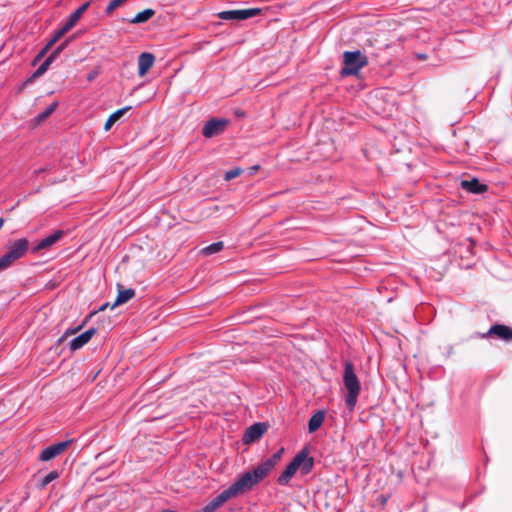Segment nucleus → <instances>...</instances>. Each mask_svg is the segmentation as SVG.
Returning a JSON list of instances; mask_svg holds the SVG:
<instances>
[{
  "label": "nucleus",
  "instance_id": "a878e982",
  "mask_svg": "<svg viewBox=\"0 0 512 512\" xmlns=\"http://www.w3.org/2000/svg\"><path fill=\"white\" fill-rule=\"evenodd\" d=\"M325 418H310L308 423V431L309 433H314L317 431L323 424Z\"/></svg>",
  "mask_w": 512,
  "mask_h": 512
},
{
  "label": "nucleus",
  "instance_id": "2f4dec72",
  "mask_svg": "<svg viewBox=\"0 0 512 512\" xmlns=\"http://www.w3.org/2000/svg\"><path fill=\"white\" fill-rule=\"evenodd\" d=\"M81 327H82V326H78V327H76V328H70V329H67V330L64 332L63 336L59 339V341H61L63 338H65V337H67V336H69V335H72V334L77 333V332L81 329Z\"/></svg>",
  "mask_w": 512,
  "mask_h": 512
},
{
  "label": "nucleus",
  "instance_id": "7ed1b4c3",
  "mask_svg": "<svg viewBox=\"0 0 512 512\" xmlns=\"http://www.w3.org/2000/svg\"><path fill=\"white\" fill-rule=\"evenodd\" d=\"M267 475L262 471L259 466H256L251 471L241 475L234 483H232L226 490L231 498L251 490L256 484L261 482Z\"/></svg>",
  "mask_w": 512,
  "mask_h": 512
},
{
  "label": "nucleus",
  "instance_id": "5701e85b",
  "mask_svg": "<svg viewBox=\"0 0 512 512\" xmlns=\"http://www.w3.org/2000/svg\"><path fill=\"white\" fill-rule=\"evenodd\" d=\"M224 248V244L222 241L212 243L202 249V254L204 255H212L217 252H220Z\"/></svg>",
  "mask_w": 512,
  "mask_h": 512
},
{
  "label": "nucleus",
  "instance_id": "9b49d317",
  "mask_svg": "<svg viewBox=\"0 0 512 512\" xmlns=\"http://www.w3.org/2000/svg\"><path fill=\"white\" fill-rule=\"evenodd\" d=\"M460 187L468 193L477 195L486 192L488 189V186L481 183L477 178L461 180Z\"/></svg>",
  "mask_w": 512,
  "mask_h": 512
},
{
  "label": "nucleus",
  "instance_id": "e433bc0d",
  "mask_svg": "<svg viewBox=\"0 0 512 512\" xmlns=\"http://www.w3.org/2000/svg\"><path fill=\"white\" fill-rule=\"evenodd\" d=\"M108 306H109V303H105V304H103V305L99 308V310H100V311H104Z\"/></svg>",
  "mask_w": 512,
  "mask_h": 512
},
{
  "label": "nucleus",
  "instance_id": "aec40b11",
  "mask_svg": "<svg viewBox=\"0 0 512 512\" xmlns=\"http://www.w3.org/2000/svg\"><path fill=\"white\" fill-rule=\"evenodd\" d=\"M155 14V11L151 8L145 9L138 14L130 21L133 24H141L147 22L150 18H152Z\"/></svg>",
  "mask_w": 512,
  "mask_h": 512
},
{
  "label": "nucleus",
  "instance_id": "2eb2a0df",
  "mask_svg": "<svg viewBox=\"0 0 512 512\" xmlns=\"http://www.w3.org/2000/svg\"><path fill=\"white\" fill-rule=\"evenodd\" d=\"M155 57L152 53L143 52L138 57V74L144 76L153 66Z\"/></svg>",
  "mask_w": 512,
  "mask_h": 512
},
{
  "label": "nucleus",
  "instance_id": "412c9836",
  "mask_svg": "<svg viewBox=\"0 0 512 512\" xmlns=\"http://www.w3.org/2000/svg\"><path fill=\"white\" fill-rule=\"evenodd\" d=\"M49 62H43L35 71L34 73L25 81L24 85H28L30 83H33L35 79L41 77L45 74V72L49 69Z\"/></svg>",
  "mask_w": 512,
  "mask_h": 512
},
{
  "label": "nucleus",
  "instance_id": "ddd939ff",
  "mask_svg": "<svg viewBox=\"0 0 512 512\" xmlns=\"http://www.w3.org/2000/svg\"><path fill=\"white\" fill-rule=\"evenodd\" d=\"M64 235L63 230H56L53 234L45 237L41 241L38 242L37 245H35L32 248V253H38L40 250L46 249L54 245L57 241H59Z\"/></svg>",
  "mask_w": 512,
  "mask_h": 512
},
{
  "label": "nucleus",
  "instance_id": "f8f14e48",
  "mask_svg": "<svg viewBox=\"0 0 512 512\" xmlns=\"http://www.w3.org/2000/svg\"><path fill=\"white\" fill-rule=\"evenodd\" d=\"M229 499H231V496L225 489L197 512H215Z\"/></svg>",
  "mask_w": 512,
  "mask_h": 512
},
{
  "label": "nucleus",
  "instance_id": "423d86ee",
  "mask_svg": "<svg viewBox=\"0 0 512 512\" xmlns=\"http://www.w3.org/2000/svg\"><path fill=\"white\" fill-rule=\"evenodd\" d=\"M261 13L259 8H249L240 10H228L218 13V17L222 20H246L255 17Z\"/></svg>",
  "mask_w": 512,
  "mask_h": 512
},
{
  "label": "nucleus",
  "instance_id": "c756f323",
  "mask_svg": "<svg viewBox=\"0 0 512 512\" xmlns=\"http://www.w3.org/2000/svg\"><path fill=\"white\" fill-rule=\"evenodd\" d=\"M12 264L13 262L9 259V257L6 254L0 257V271L9 268Z\"/></svg>",
  "mask_w": 512,
  "mask_h": 512
},
{
  "label": "nucleus",
  "instance_id": "a211bd4d",
  "mask_svg": "<svg viewBox=\"0 0 512 512\" xmlns=\"http://www.w3.org/2000/svg\"><path fill=\"white\" fill-rule=\"evenodd\" d=\"M90 6V2H85L78 9H76L73 13L69 15L68 21L64 24V26L70 31L76 23L79 21L83 13Z\"/></svg>",
  "mask_w": 512,
  "mask_h": 512
},
{
  "label": "nucleus",
  "instance_id": "c9c22d12",
  "mask_svg": "<svg viewBox=\"0 0 512 512\" xmlns=\"http://www.w3.org/2000/svg\"><path fill=\"white\" fill-rule=\"evenodd\" d=\"M259 168H260V167H259V165H254V166H252V167L250 168V170H251V174H253L254 172H256Z\"/></svg>",
  "mask_w": 512,
  "mask_h": 512
},
{
  "label": "nucleus",
  "instance_id": "72a5a7b5",
  "mask_svg": "<svg viewBox=\"0 0 512 512\" xmlns=\"http://www.w3.org/2000/svg\"><path fill=\"white\" fill-rule=\"evenodd\" d=\"M311 416H318V417L325 416V411L321 410V409L315 410V411H313Z\"/></svg>",
  "mask_w": 512,
  "mask_h": 512
},
{
  "label": "nucleus",
  "instance_id": "f257e3e1",
  "mask_svg": "<svg viewBox=\"0 0 512 512\" xmlns=\"http://www.w3.org/2000/svg\"><path fill=\"white\" fill-rule=\"evenodd\" d=\"M314 466V459L309 456V447H303L296 456L292 459V461L286 466L285 470L278 477L277 482L285 486L287 485L291 478L294 476L298 469L301 470L303 475L311 472Z\"/></svg>",
  "mask_w": 512,
  "mask_h": 512
},
{
  "label": "nucleus",
  "instance_id": "1a4fd4ad",
  "mask_svg": "<svg viewBox=\"0 0 512 512\" xmlns=\"http://www.w3.org/2000/svg\"><path fill=\"white\" fill-rule=\"evenodd\" d=\"M71 442L72 440H66L49 445L42 450L39 455V460L49 461L56 458L68 448Z\"/></svg>",
  "mask_w": 512,
  "mask_h": 512
},
{
  "label": "nucleus",
  "instance_id": "c85d7f7f",
  "mask_svg": "<svg viewBox=\"0 0 512 512\" xmlns=\"http://www.w3.org/2000/svg\"><path fill=\"white\" fill-rule=\"evenodd\" d=\"M51 49L50 45H45L39 52L38 54L36 55V57L34 58V60L32 61V65H36V63L38 61H40L48 52L49 50Z\"/></svg>",
  "mask_w": 512,
  "mask_h": 512
},
{
  "label": "nucleus",
  "instance_id": "58836bf2",
  "mask_svg": "<svg viewBox=\"0 0 512 512\" xmlns=\"http://www.w3.org/2000/svg\"><path fill=\"white\" fill-rule=\"evenodd\" d=\"M418 57H419L420 59H425V58H426V55H424V54H420Z\"/></svg>",
  "mask_w": 512,
  "mask_h": 512
},
{
  "label": "nucleus",
  "instance_id": "f3484780",
  "mask_svg": "<svg viewBox=\"0 0 512 512\" xmlns=\"http://www.w3.org/2000/svg\"><path fill=\"white\" fill-rule=\"evenodd\" d=\"M283 453L284 448H280L271 457L260 463L258 466L266 475H268L274 466L281 460Z\"/></svg>",
  "mask_w": 512,
  "mask_h": 512
},
{
  "label": "nucleus",
  "instance_id": "4be33fe9",
  "mask_svg": "<svg viewBox=\"0 0 512 512\" xmlns=\"http://www.w3.org/2000/svg\"><path fill=\"white\" fill-rule=\"evenodd\" d=\"M57 106H58L57 102L51 103L44 111H42L41 113H39L37 115V117L35 118V121L37 123H41L44 120H46L54 112V110L56 109Z\"/></svg>",
  "mask_w": 512,
  "mask_h": 512
},
{
  "label": "nucleus",
  "instance_id": "9d476101",
  "mask_svg": "<svg viewBox=\"0 0 512 512\" xmlns=\"http://www.w3.org/2000/svg\"><path fill=\"white\" fill-rule=\"evenodd\" d=\"M481 338L495 336L500 340L509 342L512 341V328L504 324H495L484 334H478Z\"/></svg>",
  "mask_w": 512,
  "mask_h": 512
},
{
  "label": "nucleus",
  "instance_id": "4468645a",
  "mask_svg": "<svg viewBox=\"0 0 512 512\" xmlns=\"http://www.w3.org/2000/svg\"><path fill=\"white\" fill-rule=\"evenodd\" d=\"M97 330L95 328H90L86 330L85 332L81 333L77 337L73 338L69 342V348L72 351H76L80 348H82L85 344H87L90 339L96 334Z\"/></svg>",
  "mask_w": 512,
  "mask_h": 512
},
{
  "label": "nucleus",
  "instance_id": "39448f33",
  "mask_svg": "<svg viewBox=\"0 0 512 512\" xmlns=\"http://www.w3.org/2000/svg\"><path fill=\"white\" fill-rule=\"evenodd\" d=\"M268 422H256L249 426L242 437L244 444H251L258 441L268 430Z\"/></svg>",
  "mask_w": 512,
  "mask_h": 512
},
{
  "label": "nucleus",
  "instance_id": "393cba45",
  "mask_svg": "<svg viewBox=\"0 0 512 512\" xmlns=\"http://www.w3.org/2000/svg\"><path fill=\"white\" fill-rule=\"evenodd\" d=\"M69 30L63 25L59 30H57L51 39L47 42V45H50L52 48L54 44H56Z\"/></svg>",
  "mask_w": 512,
  "mask_h": 512
},
{
  "label": "nucleus",
  "instance_id": "4c0bfd02",
  "mask_svg": "<svg viewBox=\"0 0 512 512\" xmlns=\"http://www.w3.org/2000/svg\"><path fill=\"white\" fill-rule=\"evenodd\" d=\"M44 171H46V169H38V170H35V173L39 174V173L44 172Z\"/></svg>",
  "mask_w": 512,
  "mask_h": 512
},
{
  "label": "nucleus",
  "instance_id": "7c9ffc66",
  "mask_svg": "<svg viewBox=\"0 0 512 512\" xmlns=\"http://www.w3.org/2000/svg\"><path fill=\"white\" fill-rule=\"evenodd\" d=\"M70 42V39H66L63 43H61L58 47H56V49L53 51L54 54H56L57 56L60 55V53L68 46Z\"/></svg>",
  "mask_w": 512,
  "mask_h": 512
},
{
  "label": "nucleus",
  "instance_id": "f03ea898",
  "mask_svg": "<svg viewBox=\"0 0 512 512\" xmlns=\"http://www.w3.org/2000/svg\"><path fill=\"white\" fill-rule=\"evenodd\" d=\"M343 384L347 390L345 403L349 412L352 413L360 394L361 385L351 361H345L344 363Z\"/></svg>",
  "mask_w": 512,
  "mask_h": 512
},
{
  "label": "nucleus",
  "instance_id": "6e6552de",
  "mask_svg": "<svg viewBox=\"0 0 512 512\" xmlns=\"http://www.w3.org/2000/svg\"><path fill=\"white\" fill-rule=\"evenodd\" d=\"M29 249V241L26 238H20L12 242L8 251L5 253L9 259L14 263L18 259L22 258Z\"/></svg>",
  "mask_w": 512,
  "mask_h": 512
},
{
  "label": "nucleus",
  "instance_id": "473e14b6",
  "mask_svg": "<svg viewBox=\"0 0 512 512\" xmlns=\"http://www.w3.org/2000/svg\"><path fill=\"white\" fill-rule=\"evenodd\" d=\"M58 56L52 52L46 59L45 62H49V66L54 62Z\"/></svg>",
  "mask_w": 512,
  "mask_h": 512
},
{
  "label": "nucleus",
  "instance_id": "dca6fc26",
  "mask_svg": "<svg viewBox=\"0 0 512 512\" xmlns=\"http://www.w3.org/2000/svg\"><path fill=\"white\" fill-rule=\"evenodd\" d=\"M117 287H118V295H117L114 303L111 305L112 309L119 305L125 304L130 299H132L136 294L135 290L132 288L123 289V286L120 284H118Z\"/></svg>",
  "mask_w": 512,
  "mask_h": 512
},
{
  "label": "nucleus",
  "instance_id": "0eeeda50",
  "mask_svg": "<svg viewBox=\"0 0 512 512\" xmlns=\"http://www.w3.org/2000/svg\"><path fill=\"white\" fill-rule=\"evenodd\" d=\"M228 123L229 120L227 119L211 118L204 124L202 128V134L205 138H212L214 136L220 135L224 132Z\"/></svg>",
  "mask_w": 512,
  "mask_h": 512
},
{
  "label": "nucleus",
  "instance_id": "20e7f679",
  "mask_svg": "<svg viewBox=\"0 0 512 512\" xmlns=\"http://www.w3.org/2000/svg\"><path fill=\"white\" fill-rule=\"evenodd\" d=\"M367 65L368 57L360 50L345 51L343 53V67L340 70V75L342 77L356 76Z\"/></svg>",
  "mask_w": 512,
  "mask_h": 512
},
{
  "label": "nucleus",
  "instance_id": "f704fd0d",
  "mask_svg": "<svg viewBox=\"0 0 512 512\" xmlns=\"http://www.w3.org/2000/svg\"><path fill=\"white\" fill-rule=\"evenodd\" d=\"M96 76H97V72H96V71H93V72H91V73L88 75L87 79H88V81H92V80H94V79H95V77H96Z\"/></svg>",
  "mask_w": 512,
  "mask_h": 512
},
{
  "label": "nucleus",
  "instance_id": "cd10ccee",
  "mask_svg": "<svg viewBox=\"0 0 512 512\" xmlns=\"http://www.w3.org/2000/svg\"><path fill=\"white\" fill-rule=\"evenodd\" d=\"M126 0H111L105 9V13L110 15L116 8L123 4Z\"/></svg>",
  "mask_w": 512,
  "mask_h": 512
},
{
  "label": "nucleus",
  "instance_id": "6ab92c4d",
  "mask_svg": "<svg viewBox=\"0 0 512 512\" xmlns=\"http://www.w3.org/2000/svg\"><path fill=\"white\" fill-rule=\"evenodd\" d=\"M131 109V106H126L117 111L113 112L107 119L104 129L105 131H109L112 126L127 112Z\"/></svg>",
  "mask_w": 512,
  "mask_h": 512
},
{
  "label": "nucleus",
  "instance_id": "bb28decb",
  "mask_svg": "<svg viewBox=\"0 0 512 512\" xmlns=\"http://www.w3.org/2000/svg\"><path fill=\"white\" fill-rule=\"evenodd\" d=\"M243 170L240 167H235L225 172L224 179L230 181L242 174Z\"/></svg>",
  "mask_w": 512,
  "mask_h": 512
},
{
  "label": "nucleus",
  "instance_id": "b1692460",
  "mask_svg": "<svg viewBox=\"0 0 512 512\" xmlns=\"http://www.w3.org/2000/svg\"><path fill=\"white\" fill-rule=\"evenodd\" d=\"M59 477V473L56 470L50 471L38 484L39 489H44L52 481Z\"/></svg>",
  "mask_w": 512,
  "mask_h": 512
}]
</instances>
